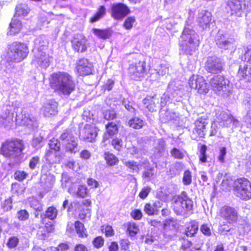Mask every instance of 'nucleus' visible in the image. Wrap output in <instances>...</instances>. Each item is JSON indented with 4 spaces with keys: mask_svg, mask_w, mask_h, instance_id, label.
<instances>
[{
    "mask_svg": "<svg viewBox=\"0 0 251 251\" xmlns=\"http://www.w3.org/2000/svg\"><path fill=\"white\" fill-rule=\"evenodd\" d=\"M50 84V87L59 95L69 96L75 87L73 77L65 72L53 73L51 75Z\"/></svg>",
    "mask_w": 251,
    "mask_h": 251,
    "instance_id": "obj_1",
    "label": "nucleus"
},
{
    "mask_svg": "<svg viewBox=\"0 0 251 251\" xmlns=\"http://www.w3.org/2000/svg\"><path fill=\"white\" fill-rule=\"evenodd\" d=\"M200 45V37L189 25L185 26L179 39L181 53L192 55Z\"/></svg>",
    "mask_w": 251,
    "mask_h": 251,
    "instance_id": "obj_2",
    "label": "nucleus"
},
{
    "mask_svg": "<svg viewBox=\"0 0 251 251\" xmlns=\"http://www.w3.org/2000/svg\"><path fill=\"white\" fill-rule=\"evenodd\" d=\"M24 149L23 142L15 140L6 142L1 147V152L5 157L13 160V164H18L21 161Z\"/></svg>",
    "mask_w": 251,
    "mask_h": 251,
    "instance_id": "obj_3",
    "label": "nucleus"
},
{
    "mask_svg": "<svg viewBox=\"0 0 251 251\" xmlns=\"http://www.w3.org/2000/svg\"><path fill=\"white\" fill-rule=\"evenodd\" d=\"M172 206L177 215H185L192 210L193 201L189 198L186 192L183 191L179 195L175 196L172 199Z\"/></svg>",
    "mask_w": 251,
    "mask_h": 251,
    "instance_id": "obj_4",
    "label": "nucleus"
},
{
    "mask_svg": "<svg viewBox=\"0 0 251 251\" xmlns=\"http://www.w3.org/2000/svg\"><path fill=\"white\" fill-rule=\"evenodd\" d=\"M28 53L26 45L21 42H14L8 46L7 59L8 61L19 62L26 57Z\"/></svg>",
    "mask_w": 251,
    "mask_h": 251,
    "instance_id": "obj_5",
    "label": "nucleus"
},
{
    "mask_svg": "<svg viewBox=\"0 0 251 251\" xmlns=\"http://www.w3.org/2000/svg\"><path fill=\"white\" fill-rule=\"evenodd\" d=\"M234 195L239 199L248 201L251 199V183L244 177L237 179L233 183Z\"/></svg>",
    "mask_w": 251,
    "mask_h": 251,
    "instance_id": "obj_6",
    "label": "nucleus"
},
{
    "mask_svg": "<svg viewBox=\"0 0 251 251\" xmlns=\"http://www.w3.org/2000/svg\"><path fill=\"white\" fill-rule=\"evenodd\" d=\"M210 83L213 90L218 95L227 97L231 93L229 81L224 76H214L210 80Z\"/></svg>",
    "mask_w": 251,
    "mask_h": 251,
    "instance_id": "obj_7",
    "label": "nucleus"
},
{
    "mask_svg": "<svg viewBox=\"0 0 251 251\" xmlns=\"http://www.w3.org/2000/svg\"><path fill=\"white\" fill-rule=\"evenodd\" d=\"M42 39H36L34 42V48L33 50L34 58L32 61V64L35 66H39L42 68L46 69L50 65V60L49 55L47 54L45 51L39 50L40 42Z\"/></svg>",
    "mask_w": 251,
    "mask_h": 251,
    "instance_id": "obj_8",
    "label": "nucleus"
},
{
    "mask_svg": "<svg viewBox=\"0 0 251 251\" xmlns=\"http://www.w3.org/2000/svg\"><path fill=\"white\" fill-rule=\"evenodd\" d=\"M216 122L223 127L231 126L232 130L240 126V123L237 119L230 114L224 111L217 113Z\"/></svg>",
    "mask_w": 251,
    "mask_h": 251,
    "instance_id": "obj_9",
    "label": "nucleus"
},
{
    "mask_svg": "<svg viewBox=\"0 0 251 251\" xmlns=\"http://www.w3.org/2000/svg\"><path fill=\"white\" fill-rule=\"evenodd\" d=\"M224 66L225 63L222 59L214 56L207 58L205 69L209 73L217 74L223 71Z\"/></svg>",
    "mask_w": 251,
    "mask_h": 251,
    "instance_id": "obj_10",
    "label": "nucleus"
},
{
    "mask_svg": "<svg viewBox=\"0 0 251 251\" xmlns=\"http://www.w3.org/2000/svg\"><path fill=\"white\" fill-rule=\"evenodd\" d=\"M225 1L231 15L242 16L246 8V0H225Z\"/></svg>",
    "mask_w": 251,
    "mask_h": 251,
    "instance_id": "obj_11",
    "label": "nucleus"
},
{
    "mask_svg": "<svg viewBox=\"0 0 251 251\" xmlns=\"http://www.w3.org/2000/svg\"><path fill=\"white\" fill-rule=\"evenodd\" d=\"M145 61H139L131 64L128 68L129 73L132 79L141 80L144 77L146 72Z\"/></svg>",
    "mask_w": 251,
    "mask_h": 251,
    "instance_id": "obj_12",
    "label": "nucleus"
},
{
    "mask_svg": "<svg viewBox=\"0 0 251 251\" xmlns=\"http://www.w3.org/2000/svg\"><path fill=\"white\" fill-rule=\"evenodd\" d=\"M16 121L21 125L25 126L29 129L37 126L36 119L29 114L28 110L26 108L23 109L20 114L17 115Z\"/></svg>",
    "mask_w": 251,
    "mask_h": 251,
    "instance_id": "obj_13",
    "label": "nucleus"
},
{
    "mask_svg": "<svg viewBox=\"0 0 251 251\" xmlns=\"http://www.w3.org/2000/svg\"><path fill=\"white\" fill-rule=\"evenodd\" d=\"M215 42L217 46L222 49L228 50L234 47V39L223 31H218L215 37Z\"/></svg>",
    "mask_w": 251,
    "mask_h": 251,
    "instance_id": "obj_14",
    "label": "nucleus"
},
{
    "mask_svg": "<svg viewBox=\"0 0 251 251\" xmlns=\"http://www.w3.org/2000/svg\"><path fill=\"white\" fill-rule=\"evenodd\" d=\"M189 85L191 88L197 90L200 94H206L209 90L207 84L201 76L193 75L189 80Z\"/></svg>",
    "mask_w": 251,
    "mask_h": 251,
    "instance_id": "obj_15",
    "label": "nucleus"
},
{
    "mask_svg": "<svg viewBox=\"0 0 251 251\" xmlns=\"http://www.w3.org/2000/svg\"><path fill=\"white\" fill-rule=\"evenodd\" d=\"M71 43L73 49L77 52L86 51L88 47L87 39L81 34L75 35Z\"/></svg>",
    "mask_w": 251,
    "mask_h": 251,
    "instance_id": "obj_16",
    "label": "nucleus"
},
{
    "mask_svg": "<svg viewBox=\"0 0 251 251\" xmlns=\"http://www.w3.org/2000/svg\"><path fill=\"white\" fill-rule=\"evenodd\" d=\"M220 216L227 221L229 224H232L237 221L238 212L234 207L229 206H224L221 207L219 211Z\"/></svg>",
    "mask_w": 251,
    "mask_h": 251,
    "instance_id": "obj_17",
    "label": "nucleus"
},
{
    "mask_svg": "<svg viewBox=\"0 0 251 251\" xmlns=\"http://www.w3.org/2000/svg\"><path fill=\"white\" fill-rule=\"evenodd\" d=\"M97 136V130L95 126L86 125L80 131L79 138L83 141L93 142Z\"/></svg>",
    "mask_w": 251,
    "mask_h": 251,
    "instance_id": "obj_18",
    "label": "nucleus"
},
{
    "mask_svg": "<svg viewBox=\"0 0 251 251\" xmlns=\"http://www.w3.org/2000/svg\"><path fill=\"white\" fill-rule=\"evenodd\" d=\"M208 123L206 116H202L198 118L195 122V128L193 131V135L204 137L206 132V126Z\"/></svg>",
    "mask_w": 251,
    "mask_h": 251,
    "instance_id": "obj_19",
    "label": "nucleus"
},
{
    "mask_svg": "<svg viewBox=\"0 0 251 251\" xmlns=\"http://www.w3.org/2000/svg\"><path fill=\"white\" fill-rule=\"evenodd\" d=\"M198 22L200 26L203 29L210 28V25L214 23L211 13L205 10H202L199 13Z\"/></svg>",
    "mask_w": 251,
    "mask_h": 251,
    "instance_id": "obj_20",
    "label": "nucleus"
},
{
    "mask_svg": "<svg viewBox=\"0 0 251 251\" xmlns=\"http://www.w3.org/2000/svg\"><path fill=\"white\" fill-rule=\"evenodd\" d=\"M58 104L54 100H49L42 106V112L45 117H50L57 114Z\"/></svg>",
    "mask_w": 251,
    "mask_h": 251,
    "instance_id": "obj_21",
    "label": "nucleus"
},
{
    "mask_svg": "<svg viewBox=\"0 0 251 251\" xmlns=\"http://www.w3.org/2000/svg\"><path fill=\"white\" fill-rule=\"evenodd\" d=\"M76 68L79 75H89L92 74L93 65L87 59L82 58L78 61Z\"/></svg>",
    "mask_w": 251,
    "mask_h": 251,
    "instance_id": "obj_22",
    "label": "nucleus"
},
{
    "mask_svg": "<svg viewBox=\"0 0 251 251\" xmlns=\"http://www.w3.org/2000/svg\"><path fill=\"white\" fill-rule=\"evenodd\" d=\"M130 12L128 7L123 3H118L112 7V16L115 19H120L126 16Z\"/></svg>",
    "mask_w": 251,
    "mask_h": 251,
    "instance_id": "obj_23",
    "label": "nucleus"
},
{
    "mask_svg": "<svg viewBox=\"0 0 251 251\" xmlns=\"http://www.w3.org/2000/svg\"><path fill=\"white\" fill-rule=\"evenodd\" d=\"M55 176L51 174H44L41 177V184L44 192L47 193L50 191L55 182Z\"/></svg>",
    "mask_w": 251,
    "mask_h": 251,
    "instance_id": "obj_24",
    "label": "nucleus"
},
{
    "mask_svg": "<svg viewBox=\"0 0 251 251\" xmlns=\"http://www.w3.org/2000/svg\"><path fill=\"white\" fill-rule=\"evenodd\" d=\"M237 76L240 79L251 82V65L245 63L240 65Z\"/></svg>",
    "mask_w": 251,
    "mask_h": 251,
    "instance_id": "obj_25",
    "label": "nucleus"
},
{
    "mask_svg": "<svg viewBox=\"0 0 251 251\" xmlns=\"http://www.w3.org/2000/svg\"><path fill=\"white\" fill-rule=\"evenodd\" d=\"M143 103L146 107L151 112L156 110L157 105L159 104V99L156 98V95L152 97H147L143 100Z\"/></svg>",
    "mask_w": 251,
    "mask_h": 251,
    "instance_id": "obj_26",
    "label": "nucleus"
},
{
    "mask_svg": "<svg viewBox=\"0 0 251 251\" xmlns=\"http://www.w3.org/2000/svg\"><path fill=\"white\" fill-rule=\"evenodd\" d=\"M22 27V23L17 19H13L9 25L8 34L10 35H14L21 31Z\"/></svg>",
    "mask_w": 251,
    "mask_h": 251,
    "instance_id": "obj_27",
    "label": "nucleus"
},
{
    "mask_svg": "<svg viewBox=\"0 0 251 251\" xmlns=\"http://www.w3.org/2000/svg\"><path fill=\"white\" fill-rule=\"evenodd\" d=\"M14 114L9 110H6L5 113L0 116V124L5 126H9L13 122Z\"/></svg>",
    "mask_w": 251,
    "mask_h": 251,
    "instance_id": "obj_28",
    "label": "nucleus"
},
{
    "mask_svg": "<svg viewBox=\"0 0 251 251\" xmlns=\"http://www.w3.org/2000/svg\"><path fill=\"white\" fill-rule=\"evenodd\" d=\"M53 230V227L52 225L47 224L45 226L39 227L37 235L39 239L45 240L47 238L48 234L52 232Z\"/></svg>",
    "mask_w": 251,
    "mask_h": 251,
    "instance_id": "obj_29",
    "label": "nucleus"
},
{
    "mask_svg": "<svg viewBox=\"0 0 251 251\" xmlns=\"http://www.w3.org/2000/svg\"><path fill=\"white\" fill-rule=\"evenodd\" d=\"M57 210L56 208L53 206H50L47 208L45 213L41 214V221L43 223L44 220L46 218H48L50 220H54L57 215Z\"/></svg>",
    "mask_w": 251,
    "mask_h": 251,
    "instance_id": "obj_30",
    "label": "nucleus"
},
{
    "mask_svg": "<svg viewBox=\"0 0 251 251\" xmlns=\"http://www.w3.org/2000/svg\"><path fill=\"white\" fill-rule=\"evenodd\" d=\"M76 139L71 129L64 130L61 134L59 140L63 146Z\"/></svg>",
    "mask_w": 251,
    "mask_h": 251,
    "instance_id": "obj_31",
    "label": "nucleus"
},
{
    "mask_svg": "<svg viewBox=\"0 0 251 251\" xmlns=\"http://www.w3.org/2000/svg\"><path fill=\"white\" fill-rule=\"evenodd\" d=\"M16 12L14 17L16 16H26L29 11L30 9L29 8L28 5L25 3H21L17 5L16 7Z\"/></svg>",
    "mask_w": 251,
    "mask_h": 251,
    "instance_id": "obj_32",
    "label": "nucleus"
},
{
    "mask_svg": "<svg viewBox=\"0 0 251 251\" xmlns=\"http://www.w3.org/2000/svg\"><path fill=\"white\" fill-rule=\"evenodd\" d=\"M93 31L95 35L102 39L109 38L112 35V31L110 29H99L93 28Z\"/></svg>",
    "mask_w": 251,
    "mask_h": 251,
    "instance_id": "obj_33",
    "label": "nucleus"
},
{
    "mask_svg": "<svg viewBox=\"0 0 251 251\" xmlns=\"http://www.w3.org/2000/svg\"><path fill=\"white\" fill-rule=\"evenodd\" d=\"M63 146L64 147L67 151L72 153H75L79 151L78 145L76 139L72 140V141L67 143Z\"/></svg>",
    "mask_w": 251,
    "mask_h": 251,
    "instance_id": "obj_34",
    "label": "nucleus"
},
{
    "mask_svg": "<svg viewBox=\"0 0 251 251\" xmlns=\"http://www.w3.org/2000/svg\"><path fill=\"white\" fill-rule=\"evenodd\" d=\"M199 226L195 221L191 222L187 227L185 234L188 237L193 236L198 231Z\"/></svg>",
    "mask_w": 251,
    "mask_h": 251,
    "instance_id": "obj_35",
    "label": "nucleus"
},
{
    "mask_svg": "<svg viewBox=\"0 0 251 251\" xmlns=\"http://www.w3.org/2000/svg\"><path fill=\"white\" fill-rule=\"evenodd\" d=\"M75 226L76 233L79 237L84 238L87 236V230L82 223L79 221H76L75 222Z\"/></svg>",
    "mask_w": 251,
    "mask_h": 251,
    "instance_id": "obj_36",
    "label": "nucleus"
},
{
    "mask_svg": "<svg viewBox=\"0 0 251 251\" xmlns=\"http://www.w3.org/2000/svg\"><path fill=\"white\" fill-rule=\"evenodd\" d=\"M145 122L138 117L133 118L128 122L129 126L134 129H140L143 126Z\"/></svg>",
    "mask_w": 251,
    "mask_h": 251,
    "instance_id": "obj_37",
    "label": "nucleus"
},
{
    "mask_svg": "<svg viewBox=\"0 0 251 251\" xmlns=\"http://www.w3.org/2000/svg\"><path fill=\"white\" fill-rule=\"evenodd\" d=\"M124 164L129 169L131 173L139 172V164L134 161H123Z\"/></svg>",
    "mask_w": 251,
    "mask_h": 251,
    "instance_id": "obj_38",
    "label": "nucleus"
},
{
    "mask_svg": "<svg viewBox=\"0 0 251 251\" xmlns=\"http://www.w3.org/2000/svg\"><path fill=\"white\" fill-rule=\"evenodd\" d=\"M56 151H53L51 150H49L46 153V159L50 163H57L59 161V158H57Z\"/></svg>",
    "mask_w": 251,
    "mask_h": 251,
    "instance_id": "obj_39",
    "label": "nucleus"
},
{
    "mask_svg": "<svg viewBox=\"0 0 251 251\" xmlns=\"http://www.w3.org/2000/svg\"><path fill=\"white\" fill-rule=\"evenodd\" d=\"M30 206L36 211L35 217L38 218L39 213L37 212L43 210L42 204L38 200L34 199L30 201Z\"/></svg>",
    "mask_w": 251,
    "mask_h": 251,
    "instance_id": "obj_40",
    "label": "nucleus"
},
{
    "mask_svg": "<svg viewBox=\"0 0 251 251\" xmlns=\"http://www.w3.org/2000/svg\"><path fill=\"white\" fill-rule=\"evenodd\" d=\"M105 155L107 163L110 166L116 165L119 161L117 157L112 153H105Z\"/></svg>",
    "mask_w": 251,
    "mask_h": 251,
    "instance_id": "obj_41",
    "label": "nucleus"
},
{
    "mask_svg": "<svg viewBox=\"0 0 251 251\" xmlns=\"http://www.w3.org/2000/svg\"><path fill=\"white\" fill-rule=\"evenodd\" d=\"M232 228L230 224H229L227 222V223H224L223 224H222L220 226L218 231L220 234L225 235L228 232H229L231 229Z\"/></svg>",
    "mask_w": 251,
    "mask_h": 251,
    "instance_id": "obj_42",
    "label": "nucleus"
},
{
    "mask_svg": "<svg viewBox=\"0 0 251 251\" xmlns=\"http://www.w3.org/2000/svg\"><path fill=\"white\" fill-rule=\"evenodd\" d=\"M232 184V180L230 178H226L223 179L221 183V189L225 191L230 190L231 185Z\"/></svg>",
    "mask_w": 251,
    "mask_h": 251,
    "instance_id": "obj_43",
    "label": "nucleus"
},
{
    "mask_svg": "<svg viewBox=\"0 0 251 251\" xmlns=\"http://www.w3.org/2000/svg\"><path fill=\"white\" fill-rule=\"evenodd\" d=\"M105 13V9L103 6H101L96 14L91 18V21L92 22H95L98 21L101 18Z\"/></svg>",
    "mask_w": 251,
    "mask_h": 251,
    "instance_id": "obj_44",
    "label": "nucleus"
},
{
    "mask_svg": "<svg viewBox=\"0 0 251 251\" xmlns=\"http://www.w3.org/2000/svg\"><path fill=\"white\" fill-rule=\"evenodd\" d=\"M118 126L114 123L111 122L106 126V130L108 135H113L118 132Z\"/></svg>",
    "mask_w": 251,
    "mask_h": 251,
    "instance_id": "obj_45",
    "label": "nucleus"
},
{
    "mask_svg": "<svg viewBox=\"0 0 251 251\" xmlns=\"http://www.w3.org/2000/svg\"><path fill=\"white\" fill-rule=\"evenodd\" d=\"M60 141L56 139H52L50 141L49 143L50 149L55 151H59L60 148Z\"/></svg>",
    "mask_w": 251,
    "mask_h": 251,
    "instance_id": "obj_46",
    "label": "nucleus"
},
{
    "mask_svg": "<svg viewBox=\"0 0 251 251\" xmlns=\"http://www.w3.org/2000/svg\"><path fill=\"white\" fill-rule=\"evenodd\" d=\"M136 21L134 16H130L127 18L124 22V26L126 29H130Z\"/></svg>",
    "mask_w": 251,
    "mask_h": 251,
    "instance_id": "obj_47",
    "label": "nucleus"
},
{
    "mask_svg": "<svg viewBox=\"0 0 251 251\" xmlns=\"http://www.w3.org/2000/svg\"><path fill=\"white\" fill-rule=\"evenodd\" d=\"M182 182L185 185H188L192 182L191 173L189 170H186L184 172L182 178Z\"/></svg>",
    "mask_w": 251,
    "mask_h": 251,
    "instance_id": "obj_48",
    "label": "nucleus"
},
{
    "mask_svg": "<svg viewBox=\"0 0 251 251\" xmlns=\"http://www.w3.org/2000/svg\"><path fill=\"white\" fill-rule=\"evenodd\" d=\"M242 59L251 63V46H247L244 49V54Z\"/></svg>",
    "mask_w": 251,
    "mask_h": 251,
    "instance_id": "obj_49",
    "label": "nucleus"
},
{
    "mask_svg": "<svg viewBox=\"0 0 251 251\" xmlns=\"http://www.w3.org/2000/svg\"><path fill=\"white\" fill-rule=\"evenodd\" d=\"M104 243V239L101 236H98L94 238L92 242V244L95 248L97 249H100L101 248Z\"/></svg>",
    "mask_w": 251,
    "mask_h": 251,
    "instance_id": "obj_50",
    "label": "nucleus"
},
{
    "mask_svg": "<svg viewBox=\"0 0 251 251\" xmlns=\"http://www.w3.org/2000/svg\"><path fill=\"white\" fill-rule=\"evenodd\" d=\"M144 211L149 216L157 214L156 210L153 207L152 204L146 203L144 206Z\"/></svg>",
    "mask_w": 251,
    "mask_h": 251,
    "instance_id": "obj_51",
    "label": "nucleus"
},
{
    "mask_svg": "<svg viewBox=\"0 0 251 251\" xmlns=\"http://www.w3.org/2000/svg\"><path fill=\"white\" fill-rule=\"evenodd\" d=\"M19 240L17 237L12 236L9 238L7 246L10 249L15 248L18 245Z\"/></svg>",
    "mask_w": 251,
    "mask_h": 251,
    "instance_id": "obj_52",
    "label": "nucleus"
},
{
    "mask_svg": "<svg viewBox=\"0 0 251 251\" xmlns=\"http://www.w3.org/2000/svg\"><path fill=\"white\" fill-rule=\"evenodd\" d=\"M127 230L130 235L133 236L139 231V228L136 224L130 223L128 226Z\"/></svg>",
    "mask_w": 251,
    "mask_h": 251,
    "instance_id": "obj_53",
    "label": "nucleus"
},
{
    "mask_svg": "<svg viewBox=\"0 0 251 251\" xmlns=\"http://www.w3.org/2000/svg\"><path fill=\"white\" fill-rule=\"evenodd\" d=\"M170 153L171 155L176 159H181L184 156L183 153L176 148H173Z\"/></svg>",
    "mask_w": 251,
    "mask_h": 251,
    "instance_id": "obj_54",
    "label": "nucleus"
},
{
    "mask_svg": "<svg viewBox=\"0 0 251 251\" xmlns=\"http://www.w3.org/2000/svg\"><path fill=\"white\" fill-rule=\"evenodd\" d=\"M27 175L28 174L24 171H17L14 173V177L16 180L22 181L26 178Z\"/></svg>",
    "mask_w": 251,
    "mask_h": 251,
    "instance_id": "obj_55",
    "label": "nucleus"
},
{
    "mask_svg": "<svg viewBox=\"0 0 251 251\" xmlns=\"http://www.w3.org/2000/svg\"><path fill=\"white\" fill-rule=\"evenodd\" d=\"M165 147V142L164 140L159 139L157 140V144L155 146V151L158 153H162L164 151Z\"/></svg>",
    "mask_w": 251,
    "mask_h": 251,
    "instance_id": "obj_56",
    "label": "nucleus"
},
{
    "mask_svg": "<svg viewBox=\"0 0 251 251\" xmlns=\"http://www.w3.org/2000/svg\"><path fill=\"white\" fill-rule=\"evenodd\" d=\"M206 149V146L202 145L200 150L199 159L202 163H205L206 161L207 157L205 155Z\"/></svg>",
    "mask_w": 251,
    "mask_h": 251,
    "instance_id": "obj_57",
    "label": "nucleus"
},
{
    "mask_svg": "<svg viewBox=\"0 0 251 251\" xmlns=\"http://www.w3.org/2000/svg\"><path fill=\"white\" fill-rule=\"evenodd\" d=\"M123 142L121 139L115 138L112 141V145L117 151H120L123 147Z\"/></svg>",
    "mask_w": 251,
    "mask_h": 251,
    "instance_id": "obj_58",
    "label": "nucleus"
},
{
    "mask_svg": "<svg viewBox=\"0 0 251 251\" xmlns=\"http://www.w3.org/2000/svg\"><path fill=\"white\" fill-rule=\"evenodd\" d=\"M18 219L20 221H25L29 217V214L25 210L19 211L17 214Z\"/></svg>",
    "mask_w": 251,
    "mask_h": 251,
    "instance_id": "obj_59",
    "label": "nucleus"
},
{
    "mask_svg": "<svg viewBox=\"0 0 251 251\" xmlns=\"http://www.w3.org/2000/svg\"><path fill=\"white\" fill-rule=\"evenodd\" d=\"M226 154V149L225 147H221L218 157V160L222 163L225 162V156Z\"/></svg>",
    "mask_w": 251,
    "mask_h": 251,
    "instance_id": "obj_60",
    "label": "nucleus"
},
{
    "mask_svg": "<svg viewBox=\"0 0 251 251\" xmlns=\"http://www.w3.org/2000/svg\"><path fill=\"white\" fill-rule=\"evenodd\" d=\"M151 191V188L149 186H146L142 188L141 192L139 194V196L140 198L142 199H145L147 197L149 194L150 193Z\"/></svg>",
    "mask_w": 251,
    "mask_h": 251,
    "instance_id": "obj_61",
    "label": "nucleus"
},
{
    "mask_svg": "<svg viewBox=\"0 0 251 251\" xmlns=\"http://www.w3.org/2000/svg\"><path fill=\"white\" fill-rule=\"evenodd\" d=\"M103 116L106 120H113L116 118V113L114 110H107L103 113Z\"/></svg>",
    "mask_w": 251,
    "mask_h": 251,
    "instance_id": "obj_62",
    "label": "nucleus"
},
{
    "mask_svg": "<svg viewBox=\"0 0 251 251\" xmlns=\"http://www.w3.org/2000/svg\"><path fill=\"white\" fill-rule=\"evenodd\" d=\"M122 104L125 107L129 112L133 113L135 112V109L132 107L131 102L127 100L124 99L122 100Z\"/></svg>",
    "mask_w": 251,
    "mask_h": 251,
    "instance_id": "obj_63",
    "label": "nucleus"
},
{
    "mask_svg": "<svg viewBox=\"0 0 251 251\" xmlns=\"http://www.w3.org/2000/svg\"><path fill=\"white\" fill-rule=\"evenodd\" d=\"M201 231L205 236H209L211 235L210 227L207 225L203 224L200 228Z\"/></svg>",
    "mask_w": 251,
    "mask_h": 251,
    "instance_id": "obj_64",
    "label": "nucleus"
}]
</instances>
